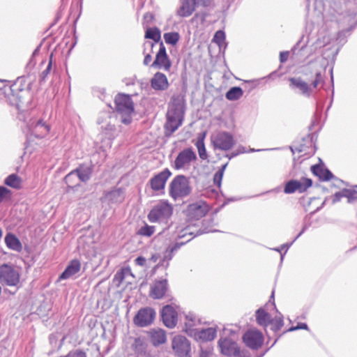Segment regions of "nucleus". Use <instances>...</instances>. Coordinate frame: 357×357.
<instances>
[{
  "label": "nucleus",
  "mask_w": 357,
  "mask_h": 357,
  "mask_svg": "<svg viewBox=\"0 0 357 357\" xmlns=\"http://www.w3.org/2000/svg\"><path fill=\"white\" fill-rule=\"evenodd\" d=\"M135 264L140 266H144L146 264V259L143 257H138L135 260Z\"/></svg>",
  "instance_id": "49"
},
{
  "label": "nucleus",
  "mask_w": 357,
  "mask_h": 357,
  "mask_svg": "<svg viewBox=\"0 0 357 357\" xmlns=\"http://www.w3.org/2000/svg\"><path fill=\"white\" fill-rule=\"evenodd\" d=\"M236 151V153H238V155L248 152L246 151L245 148L244 146H239L238 149Z\"/></svg>",
  "instance_id": "55"
},
{
  "label": "nucleus",
  "mask_w": 357,
  "mask_h": 357,
  "mask_svg": "<svg viewBox=\"0 0 357 357\" xmlns=\"http://www.w3.org/2000/svg\"><path fill=\"white\" fill-rule=\"evenodd\" d=\"M299 329L308 330V326L305 323H298L296 326H291L288 331H294Z\"/></svg>",
  "instance_id": "47"
},
{
  "label": "nucleus",
  "mask_w": 357,
  "mask_h": 357,
  "mask_svg": "<svg viewBox=\"0 0 357 357\" xmlns=\"http://www.w3.org/2000/svg\"><path fill=\"white\" fill-rule=\"evenodd\" d=\"M28 126L31 135L38 138L44 137L50 131V126L40 119L32 121Z\"/></svg>",
  "instance_id": "21"
},
{
  "label": "nucleus",
  "mask_w": 357,
  "mask_h": 357,
  "mask_svg": "<svg viewBox=\"0 0 357 357\" xmlns=\"http://www.w3.org/2000/svg\"><path fill=\"white\" fill-rule=\"evenodd\" d=\"M176 239L181 240L185 239L183 241H177L174 246L171 248V252L176 251L183 245L192 240L198 233L195 234V229L190 225L182 224L176 227L175 231Z\"/></svg>",
  "instance_id": "7"
},
{
  "label": "nucleus",
  "mask_w": 357,
  "mask_h": 357,
  "mask_svg": "<svg viewBox=\"0 0 357 357\" xmlns=\"http://www.w3.org/2000/svg\"><path fill=\"white\" fill-rule=\"evenodd\" d=\"M289 56V52H282L280 54V62L284 63L285 62Z\"/></svg>",
  "instance_id": "50"
},
{
  "label": "nucleus",
  "mask_w": 357,
  "mask_h": 357,
  "mask_svg": "<svg viewBox=\"0 0 357 357\" xmlns=\"http://www.w3.org/2000/svg\"><path fill=\"white\" fill-rule=\"evenodd\" d=\"M77 173V176L79 181L86 182L87 181L91 175V170L89 167H81L77 169H75Z\"/></svg>",
  "instance_id": "37"
},
{
  "label": "nucleus",
  "mask_w": 357,
  "mask_h": 357,
  "mask_svg": "<svg viewBox=\"0 0 357 357\" xmlns=\"http://www.w3.org/2000/svg\"><path fill=\"white\" fill-rule=\"evenodd\" d=\"M151 60H152V56H151L150 54H147L145 56L144 61H143L144 65H145V66L149 65V63H151Z\"/></svg>",
  "instance_id": "52"
},
{
  "label": "nucleus",
  "mask_w": 357,
  "mask_h": 357,
  "mask_svg": "<svg viewBox=\"0 0 357 357\" xmlns=\"http://www.w3.org/2000/svg\"><path fill=\"white\" fill-rule=\"evenodd\" d=\"M190 336L197 340L202 342L212 341L217 336V330L213 327L201 330L198 329L197 331L191 330Z\"/></svg>",
  "instance_id": "22"
},
{
  "label": "nucleus",
  "mask_w": 357,
  "mask_h": 357,
  "mask_svg": "<svg viewBox=\"0 0 357 357\" xmlns=\"http://www.w3.org/2000/svg\"><path fill=\"white\" fill-rule=\"evenodd\" d=\"M51 68H52V61H50L49 62L46 69L42 73L43 78H45V77L47 76L49 74Z\"/></svg>",
  "instance_id": "51"
},
{
  "label": "nucleus",
  "mask_w": 357,
  "mask_h": 357,
  "mask_svg": "<svg viewBox=\"0 0 357 357\" xmlns=\"http://www.w3.org/2000/svg\"><path fill=\"white\" fill-rule=\"evenodd\" d=\"M270 324H271V329L273 331L280 330L284 325L282 315L280 313H278L274 318H271Z\"/></svg>",
  "instance_id": "40"
},
{
  "label": "nucleus",
  "mask_w": 357,
  "mask_h": 357,
  "mask_svg": "<svg viewBox=\"0 0 357 357\" xmlns=\"http://www.w3.org/2000/svg\"><path fill=\"white\" fill-rule=\"evenodd\" d=\"M155 232V227L150 226L145 224L143 227H140L137 231V234L143 236L149 237Z\"/></svg>",
  "instance_id": "42"
},
{
  "label": "nucleus",
  "mask_w": 357,
  "mask_h": 357,
  "mask_svg": "<svg viewBox=\"0 0 357 357\" xmlns=\"http://www.w3.org/2000/svg\"><path fill=\"white\" fill-rule=\"evenodd\" d=\"M2 234H3L2 230L0 229V238H1V236H2Z\"/></svg>",
  "instance_id": "61"
},
{
  "label": "nucleus",
  "mask_w": 357,
  "mask_h": 357,
  "mask_svg": "<svg viewBox=\"0 0 357 357\" xmlns=\"http://www.w3.org/2000/svg\"><path fill=\"white\" fill-rule=\"evenodd\" d=\"M115 119L109 112H103L98 119V123L109 139L115 137L116 128L114 124Z\"/></svg>",
  "instance_id": "11"
},
{
  "label": "nucleus",
  "mask_w": 357,
  "mask_h": 357,
  "mask_svg": "<svg viewBox=\"0 0 357 357\" xmlns=\"http://www.w3.org/2000/svg\"><path fill=\"white\" fill-rule=\"evenodd\" d=\"M151 86L155 91H165L169 87L166 75L162 73H156L151 79Z\"/></svg>",
  "instance_id": "27"
},
{
  "label": "nucleus",
  "mask_w": 357,
  "mask_h": 357,
  "mask_svg": "<svg viewBox=\"0 0 357 357\" xmlns=\"http://www.w3.org/2000/svg\"><path fill=\"white\" fill-rule=\"evenodd\" d=\"M283 258H284V255H281V261L283 260Z\"/></svg>",
  "instance_id": "62"
},
{
  "label": "nucleus",
  "mask_w": 357,
  "mask_h": 357,
  "mask_svg": "<svg viewBox=\"0 0 357 357\" xmlns=\"http://www.w3.org/2000/svg\"><path fill=\"white\" fill-rule=\"evenodd\" d=\"M155 317V312L151 307L140 309L134 318L135 324L140 327H145L150 325Z\"/></svg>",
  "instance_id": "14"
},
{
  "label": "nucleus",
  "mask_w": 357,
  "mask_h": 357,
  "mask_svg": "<svg viewBox=\"0 0 357 357\" xmlns=\"http://www.w3.org/2000/svg\"><path fill=\"white\" fill-rule=\"evenodd\" d=\"M24 102L22 101V100L20 98L17 102H16V106L17 108H20L23 106Z\"/></svg>",
  "instance_id": "57"
},
{
  "label": "nucleus",
  "mask_w": 357,
  "mask_h": 357,
  "mask_svg": "<svg viewBox=\"0 0 357 357\" xmlns=\"http://www.w3.org/2000/svg\"><path fill=\"white\" fill-rule=\"evenodd\" d=\"M161 317L164 324L169 328H174L177 322V313L170 305L165 306L161 312Z\"/></svg>",
  "instance_id": "23"
},
{
  "label": "nucleus",
  "mask_w": 357,
  "mask_h": 357,
  "mask_svg": "<svg viewBox=\"0 0 357 357\" xmlns=\"http://www.w3.org/2000/svg\"><path fill=\"white\" fill-rule=\"evenodd\" d=\"M225 34L223 31H218L213 38V41L218 44L220 47L225 43Z\"/></svg>",
  "instance_id": "44"
},
{
  "label": "nucleus",
  "mask_w": 357,
  "mask_h": 357,
  "mask_svg": "<svg viewBox=\"0 0 357 357\" xmlns=\"http://www.w3.org/2000/svg\"><path fill=\"white\" fill-rule=\"evenodd\" d=\"M269 307H272L275 309V305L274 302H269L266 304L264 307H261L258 309L255 312L256 321L257 323L264 328H266L271 323V314L266 312L265 307L268 308Z\"/></svg>",
  "instance_id": "24"
},
{
  "label": "nucleus",
  "mask_w": 357,
  "mask_h": 357,
  "mask_svg": "<svg viewBox=\"0 0 357 357\" xmlns=\"http://www.w3.org/2000/svg\"><path fill=\"white\" fill-rule=\"evenodd\" d=\"M145 38L153 40L155 43L160 41L161 38L160 31L158 28H149L145 33Z\"/></svg>",
  "instance_id": "38"
},
{
  "label": "nucleus",
  "mask_w": 357,
  "mask_h": 357,
  "mask_svg": "<svg viewBox=\"0 0 357 357\" xmlns=\"http://www.w3.org/2000/svg\"><path fill=\"white\" fill-rule=\"evenodd\" d=\"M307 229V226H304L302 231L297 235V236L294 239V241L290 243H284L282 245L280 248H275L273 250L279 252H281L282 250H285V252L287 251V250L290 248V246L293 244V243L299 237L301 236V234L305 231Z\"/></svg>",
  "instance_id": "45"
},
{
  "label": "nucleus",
  "mask_w": 357,
  "mask_h": 357,
  "mask_svg": "<svg viewBox=\"0 0 357 357\" xmlns=\"http://www.w3.org/2000/svg\"><path fill=\"white\" fill-rule=\"evenodd\" d=\"M129 272V270L128 269H123L122 270V273H117L115 275V278H120L121 280H123V277L121 276L122 274H125L126 273H128Z\"/></svg>",
  "instance_id": "54"
},
{
  "label": "nucleus",
  "mask_w": 357,
  "mask_h": 357,
  "mask_svg": "<svg viewBox=\"0 0 357 357\" xmlns=\"http://www.w3.org/2000/svg\"><path fill=\"white\" fill-rule=\"evenodd\" d=\"M145 45H149V47H153V43L149 42V43H145Z\"/></svg>",
  "instance_id": "60"
},
{
  "label": "nucleus",
  "mask_w": 357,
  "mask_h": 357,
  "mask_svg": "<svg viewBox=\"0 0 357 357\" xmlns=\"http://www.w3.org/2000/svg\"><path fill=\"white\" fill-rule=\"evenodd\" d=\"M150 338L155 346L159 345L165 342L166 334L162 329H153L150 331Z\"/></svg>",
  "instance_id": "32"
},
{
  "label": "nucleus",
  "mask_w": 357,
  "mask_h": 357,
  "mask_svg": "<svg viewBox=\"0 0 357 357\" xmlns=\"http://www.w3.org/2000/svg\"><path fill=\"white\" fill-rule=\"evenodd\" d=\"M173 213V206L167 200L156 203L148 214L151 222L167 224Z\"/></svg>",
  "instance_id": "2"
},
{
  "label": "nucleus",
  "mask_w": 357,
  "mask_h": 357,
  "mask_svg": "<svg viewBox=\"0 0 357 357\" xmlns=\"http://www.w3.org/2000/svg\"><path fill=\"white\" fill-rule=\"evenodd\" d=\"M196 5V0H180L176 15L181 17H188L195 10Z\"/></svg>",
  "instance_id": "26"
},
{
  "label": "nucleus",
  "mask_w": 357,
  "mask_h": 357,
  "mask_svg": "<svg viewBox=\"0 0 357 357\" xmlns=\"http://www.w3.org/2000/svg\"><path fill=\"white\" fill-rule=\"evenodd\" d=\"M20 281V274L14 266L3 264L0 265V283L3 286L17 287Z\"/></svg>",
  "instance_id": "6"
},
{
  "label": "nucleus",
  "mask_w": 357,
  "mask_h": 357,
  "mask_svg": "<svg viewBox=\"0 0 357 357\" xmlns=\"http://www.w3.org/2000/svg\"><path fill=\"white\" fill-rule=\"evenodd\" d=\"M75 170L70 172L65 177V182L68 188H74L79 185V181Z\"/></svg>",
  "instance_id": "39"
},
{
  "label": "nucleus",
  "mask_w": 357,
  "mask_h": 357,
  "mask_svg": "<svg viewBox=\"0 0 357 357\" xmlns=\"http://www.w3.org/2000/svg\"><path fill=\"white\" fill-rule=\"evenodd\" d=\"M5 243L6 246L13 251L21 252L22 245L18 238L12 233H8L5 236Z\"/></svg>",
  "instance_id": "30"
},
{
  "label": "nucleus",
  "mask_w": 357,
  "mask_h": 357,
  "mask_svg": "<svg viewBox=\"0 0 357 357\" xmlns=\"http://www.w3.org/2000/svg\"><path fill=\"white\" fill-rule=\"evenodd\" d=\"M168 290L167 279L155 280L151 286L150 296L154 299L164 297Z\"/></svg>",
  "instance_id": "20"
},
{
  "label": "nucleus",
  "mask_w": 357,
  "mask_h": 357,
  "mask_svg": "<svg viewBox=\"0 0 357 357\" xmlns=\"http://www.w3.org/2000/svg\"><path fill=\"white\" fill-rule=\"evenodd\" d=\"M290 88L296 93L304 97H310L312 89V87L301 77H291L289 79Z\"/></svg>",
  "instance_id": "18"
},
{
  "label": "nucleus",
  "mask_w": 357,
  "mask_h": 357,
  "mask_svg": "<svg viewBox=\"0 0 357 357\" xmlns=\"http://www.w3.org/2000/svg\"><path fill=\"white\" fill-rule=\"evenodd\" d=\"M312 185V180L307 178L303 177L299 180L292 179L286 183L284 192L286 194H292L296 192L302 193L305 192Z\"/></svg>",
  "instance_id": "9"
},
{
  "label": "nucleus",
  "mask_w": 357,
  "mask_h": 357,
  "mask_svg": "<svg viewBox=\"0 0 357 357\" xmlns=\"http://www.w3.org/2000/svg\"><path fill=\"white\" fill-rule=\"evenodd\" d=\"M196 146L198 150V153L201 159L206 160L207 159V153L205 148V145L204 143V140L202 139H198L196 143Z\"/></svg>",
  "instance_id": "43"
},
{
  "label": "nucleus",
  "mask_w": 357,
  "mask_h": 357,
  "mask_svg": "<svg viewBox=\"0 0 357 357\" xmlns=\"http://www.w3.org/2000/svg\"><path fill=\"white\" fill-rule=\"evenodd\" d=\"M116 109L120 115L121 122L129 124L132 121V116L134 113V105L130 96L119 94L115 98Z\"/></svg>",
  "instance_id": "4"
},
{
  "label": "nucleus",
  "mask_w": 357,
  "mask_h": 357,
  "mask_svg": "<svg viewBox=\"0 0 357 357\" xmlns=\"http://www.w3.org/2000/svg\"><path fill=\"white\" fill-rule=\"evenodd\" d=\"M276 341H277V340H275L274 341V342H273V344H272V346H273L275 343H276Z\"/></svg>",
  "instance_id": "63"
},
{
  "label": "nucleus",
  "mask_w": 357,
  "mask_h": 357,
  "mask_svg": "<svg viewBox=\"0 0 357 357\" xmlns=\"http://www.w3.org/2000/svg\"><path fill=\"white\" fill-rule=\"evenodd\" d=\"M125 199L124 191L121 188H116L106 192L102 199V202H107L108 204H118Z\"/></svg>",
  "instance_id": "25"
},
{
  "label": "nucleus",
  "mask_w": 357,
  "mask_h": 357,
  "mask_svg": "<svg viewBox=\"0 0 357 357\" xmlns=\"http://www.w3.org/2000/svg\"><path fill=\"white\" fill-rule=\"evenodd\" d=\"M205 17H206V15L204 13H197L195 15V16L194 17V18L192 20H195L197 19V20H200L202 22H203L205 20Z\"/></svg>",
  "instance_id": "53"
},
{
  "label": "nucleus",
  "mask_w": 357,
  "mask_h": 357,
  "mask_svg": "<svg viewBox=\"0 0 357 357\" xmlns=\"http://www.w3.org/2000/svg\"><path fill=\"white\" fill-rule=\"evenodd\" d=\"M264 340L263 334L256 329L248 330L243 336L245 344L252 350L259 349L262 346Z\"/></svg>",
  "instance_id": "10"
},
{
  "label": "nucleus",
  "mask_w": 357,
  "mask_h": 357,
  "mask_svg": "<svg viewBox=\"0 0 357 357\" xmlns=\"http://www.w3.org/2000/svg\"><path fill=\"white\" fill-rule=\"evenodd\" d=\"M172 349L179 357H190V342L182 335H176L173 338Z\"/></svg>",
  "instance_id": "17"
},
{
  "label": "nucleus",
  "mask_w": 357,
  "mask_h": 357,
  "mask_svg": "<svg viewBox=\"0 0 357 357\" xmlns=\"http://www.w3.org/2000/svg\"><path fill=\"white\" fill-rule=\"evenodd\" d=\"M227 166V163L225 164L224 165L222 166L221 169H220L218 172H222V174H224V172H225V170Z\"/></svg>",
  "instance_id": "58"
},
{
  "label": "nucleus",
  "mask_w": 357,
  "mask_h": 357,
  "mask_svg": "<svg viewBox=\"0 0 357 357\" xmlns=\"http://www.w3.org/2000/svg\"><path fill=\"white\" fill-rule=\"evenodd\" d=\"M325 68L317 61L310 63L305 66L302 73L307 78H314L312 81V86L316 89L319 86L322 87L325 80Z\"/></svg>",
  "instance_id": "5"
},
{
  "label": "nucleus",
  "mask_w": 357,
  "mask_h": 357,
  "mask_svg": "<svg viewBox=\"0 0 357 357\" xmlns=\"http://www.w3.org/2000/svg\"><path fill=\"white\" fill-rule=\"evenodd\" d=\"M153 68L169 71L172 66V62L166 52L165 47L161 42L160 49L155 56V61L151 65Z\"/></svg>",
  "instance_id": "13"
},
{
  "label": "nucleus",
  "mask_w": 357,
  "mask_h": 357,
  "mask_svg": "<svg viewBox=\"0 0 357 357\" xmlns=\"http://www.w3.org/2000/svg\"><path fill=\"white\" fill-rule=\"evenodd\" d=\"M342 197H347L348 202H352L357 199V185L352 189H343L336 192L334 195L333 202L334 203L340 201Z\"/></svg>",
  "instance_id": "29"
},
{
  "label": "nucleus",
  "mask_w": 357,
  "mask_h": 357,
  "mask_svg": "<svg viewBox=\"0 0 357 357\" xmlns=\"http://www.w3.org/2000/svg\"><path fill=\"white\" fill-rule=\"evenodd\" d=\"M172 173L168 169H165L150 181V186L154 191L162 190L165 188L167 179L171 176Z\"/></svg>",
  "instance_id": "19"
},
{
  "label": "nucleus",
  "mask_w": 357,
  "mask_h": 357,
  "mask_svg": "<svg viewBox=\"0 0 357 357\" xmlns=\"http://www.w3.org/2000/svg\"><path fill=\"white\" fill-rule=\"evenodd\" d=\"M21 182V178L15 174L9 175L4 181L6 185L16 189L20 188Z\"/></svg>",
  "instance_id": "36"
},
{
  "label": "nucleus",
  "mask_w": 357,
  "mask_h": 357,
  "mask_svg": "<svg viewBox=\"0 0 357 357\" xmlns=\"http://www.w3.org/2000/svg\"><path fill=\"white\" fill-rule=\"evenodd\" d=\"M331 43V38L326 33H320L318 36L317 39L313 43L314 49H320Z\"/></svg>",
  "instance_id": "35"
},
{
  "label": "nucleus",
  "mask_w": 357,
  "mask_h": 357,
  "mask_svg": "<svg viewBox=\"0 0 357 357\" xmlns=\"http://www.w3.org/2000/svg\"><path fill=\"white\" fill-rule=\"evenodd\" d=\"M264 149H250L249 152H256V151H263Z\"/></svg>",
  "instance_id": "59"
},
{
  "label": "nucleus",
  "mask_w": 357,
  "mask_h": 357,
  "mask_svg": "<svg viewBox=\"0 0 357 357\" xmlns=\"http://www.w3.org/2000/svg\"><path fill=\"white\" fill-rule=\"evenodd\" d=\"M180 36L177 32H169L164 34L166 43L175 45L179 40Z\"/></svg>",
  "instance_id": "41"
},
{
  "label": "nucleus",
  "mask_w": 357,
  "mask_h": 357,
  "mask_svg": "<svg viewBox=\"0 0 357 357\" xmlns=\"http://www.w3.org/2000/svg\"><path fill=\"white\" fill-rule=\"evenodd\" d=\"M183 105L180 100L173 102L169 105L167 114V122L165 128L169 135L175 132L182 124L183 119Z\"/></svg>",
  "instance_id": "1"
},
{
  "label": "nucleus",
  "mask_w": 357,
  "mask_h": 357,
  "mask_svg": "<svg viewBox=\"0 0 357 357\" xmlns=\"http://www.w3.org/2000/svg\"><path fill=\"white\" fill-rule=\"evenodd\" d=\"M211 142L214 149L229 151L236 144L232 134L226 131H220L211 136Z\"/></svg>",
  "instance_id": "8"
},
{
  "label": "nucleus",
  "mask_w": 357,
  "mask_h": 357,
  "mask_svg": "<svg viewBox=\"0 0 357 357\" xmlns=\"http://www.w3.org/2000/svg\"><path fill=\"white\" fill-rule=\"evenodd\" d=\"M80 268L81 264L79 260H72L59 276V280H66L72 278L79 271Z\"/></svg>",
  "instance_id": "28"
},
{
  "label": "nucleus",
  "mask_w": 357,
  "mask_h": 357,
  "mask_svg": "<svg viewBox=\"0 0 357 357\" xmlns=\"http://www.w3.org/2000/svg\"><path fill=\"white\" fill-rule=\"evenodd\" d=\"M191 190L189 179L183 175L176 176L169 184V193L175 201L188 196Z\"/></svg>",
  "instance_id": "3"
},
{
  "label": "nucleus",
  "mask_w": 357,
  "mask_h": 357,
  "mask_svg": "<svg viewBox=\"0 0 357 357\" xmlns=\"http://www.w3.org/2000/svg\"><path fill=\"white\" fill-rule=\"evenodd\" d=\"M311 169L312 173L322 181H329L333 177V174L329 170L324 169L320 165H313Z\"/></svg>",
  "instance_id": "33"
},
{
  "label": "nucleus",
  "mask_w": 357,
  "mask_h": 357,
  "mask_svg": "<svg viewBox=\"0 0 357 357\" xmlns=\"http://www.w3.org/2000/svg\"><path fill=\"white\" fill-rule=\"evenodd\" d=\"M10 191L4 186H0V202H1L5 197H6Z\"/></svg>",
  "instance_id": "48"
},
{
  "label": "nucleus",
  "mask_w": 357,
  "mask_h": 357,
  "mask_svg": "<svg viewBox=\"0 0 357 357\" xmlns=\"http://www.w3.org/2000/svg\"><path fill=\"white\" fill-rule=\"evenodd\" d=\"M243 94L242 89L239 86L231 87L225 95V97L229 100H237L240 99Z\"/></svg>",
  "instance_id": "34"
},
{
  "label": "nucleus",
  "mask_w": 357,
  "mask_h": 357,
  "mask_svg": "<svg viewBox=\"0 0 357 357\" xmlns=\"http://www.w3.org/2000/svg\"><path fill=\"white\" fill-rule=\"evenodd\" d=\"M238 155V153H236V151L232 152L231 154H227L226 157L228 158L229 160L231 158Z\"/></svg>",
  "instance_id": "56"
},
{
  "label": "nucleus",
  "mask_w": 357,
  "mask_h": 357,
  "mask_svg": "<svg viewBox=\"0 0 357 357\" xmlns=\"http://www.w3.org/2000/svg\"><path fill=\"white\" fill-rule=\"evenodd\" d=\"M218 344L220 352L225 356H237L240 353L237 343L230 337H221Z\"/></svg>",
  "instance_id": "15"
},
{
  "label": "nucleus",
  "mask_w": 357,
  "mask_h": 357,
  "mask_svg": "<svg viewBox=\"0 0 357 357\" xmlns=\"http://www.w3.org/2000/svg\"><path fill=\"white\" fill-rule=\"evenodd\" d=\"M208 211V206L206 202L199 201L188 205L186 215L190 219L199 220L204 217Z\"/></svg>",
  "instance_id": "16"
},
{
  "label": "nucleus",
  "mask_w": 357,
  "mask_h": 357,
  "mask_svg": "<svg viewBox=\"0 0 357 357\" xmlns=\"http://www.w3.org/2000/svg\"><path fill=\"white\" fill-rule=\"evenodd\" d=\"M197 159L195 153L191 149H185L181 151L176 158L174 167L176 169H186L190 163Z\"/></svg>",
  "instance_id": "12"
},
{
  "label": "nucleus",
  "mask_w": 357,
  "mask_h": 357,
  "mask_svg": "<svg viewBox=\"0 0 357 357\" xmlns=\"http://www.w3.org/2000/svg\"><path fill=\"white\" fill-rule=\"evenodd\" d=\"M200 324V320L194 314H188L185 316V331L190 336V331H197L196 327Z\"/></svg>",
  "instance_id": "31"
},
{
  "label": "nucleus",
  "mask_w": 357,
  "mask_h": 357,
  "mask_svg": "<svg viewBox=\"0 0 357 357\" xmlns=\"http://www.w3.org/2000/svg\"><path fill=\"white\" fill-rule=\"evenodd\" d=\"M223 175L222 172H217L214 175L213 182L218 187H220L221 185Z\"/></svg>",
  "instance_id": "46"
}]
</instances>
